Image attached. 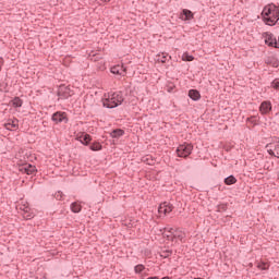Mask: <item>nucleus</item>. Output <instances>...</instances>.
<instances>
[{
	"mask_svg": "<svg viewBox=\"0 0 279 279\" xmlns=\"http://www.w3.org/2000/svg\"><path fill=\"white\" fill-rule=\"evenodd\" d=\"M189 97L193 101H199V99H202V94H199V90H197V89H190Z\"/></svg>",
	"mask_w": 279,
	"mask_h": 279,
	"instance_id": "12",
	"label": "nucleus"
},
{
	"mask_svg": "<svg viewBox=\"0 0 279 279\" xmlns=\"http://www.w3.org/2000/svg\"><path fill=\"white\" fill-rule=\"evenodd\" d=\"M168 241L177 242L184 240V232L180 230L172 231V235H167Z\"/></svg>",
	"mask_w": 279,
	"mask_h": 279,
	"instance_id": "8",
	"label": "nucleus"
},
{
	"mask_svg": "<svg viewBox=\"0 0 279 279\" xmlns=\"http://www.w3.org/2000/svg\"><path fill=\"white\" fill-rule=\"evenodd\" d=\"M165 236H173V229H171L168 234H165Z\"/></svg>",
	"mask_w": 279,
	"mask_h": 279,
	"instance_id": "37",
	"label": "nucleus"
},
{
	"mask_svg": "<svg viewBox=\"0 0 279 279\" xmlns=\"http://www.w3.org/2000/svg\"><path fill=\"white\" fill-rule=\"evenodd\" d=\"M182 59L184 60V62H193L195 60V57L189 54V52L183 53Z\"/></svg>",
	"mask_w": 279,
	"mask_h": 279,
	"instance_id": "25",
	"label": "nucleus"
},
{
	"mask_svg": "<svg viewBox=\"0 0 279 279\" xmlns=\"http://www.w3.org/2000/svg\"><path fill=\"white\" fill-rule=\"evenodd\" d=\"M58 97H60L61 99H69V97H71L72 92L71 88L66 85H61L58 88V93H57Z\"/></svg>",
	"mask_w": 279,
	"mask_h": 279,
	"instance_id": "6",
	"label": "nucleus"
},
{
	"mask_svg": "<svg viewBox=\"0 0 279 279\" xmlns=\"http://www.w3.org/2000/svg\"><path fill=\"white\" fill-rule=\"evenodd\" d=\"M92 141H93V137H90L89 134H83V140H81V143L82 145L88 146Z\"/></svg>",
	"mask_w": 279,
	"mask_h": 279,
	"instance_id": "21",
	"label": "nucleus"
},
{
	"mask_svg": "<svg viewBox=\"0 0 279 279\" xmlns=\"http://www.w3.org/2000/svg\"><path fill=\"white\" fill-rule=\"evenodd\" d=\"M263 21L267 25L274 26L279 21V9L276 4H267L262 12Z\"/></svg>",
	"mask_w": 279,
	"mask_h": 279,
	"instance_id": "1",
	"label": "nucleus"
},
{
	"mask_svg": "<svg viewBox=\"0 0 279 279\" xmlns=\"http://www.w3.org/2000/svg\"><path fill=\"white\" fill-rule=\"evenodd\" d=\"M177 154H178L179 158H189V156H191V154H193L192 144L184 143V144L179 145V147L177 148Z\"/></svg>",
	"mask_w": 279,
	"mask_h": 279,
	"instance_id": "3",
	"label": "nucleus"
},
{
	"mask_svg": "<svg viewBox=\"0 0 279 279\" xmlns=\"http://www.w3.org/2000/svg\"><path fill=\"white\" fill-rule=\"evenodd\" d=\"M266 149L269 156H275V158H279V137L267 144Z\"/></svg>",
	"mask_w": 279,
	"mask_h": 279,
	"instance_id": "4",
	"label": "nucleus"
},
{
	"mask_svg": "<svg viewBox=\"0 0 279 279\" xmlns=\"http://www.w3.org/2000/svg\"><path fill=\"white\" fill-rule=\"evenodd\" d=\"M259 112L262 114H269L271 112V102L263 101L259 106Z\"/></svg>",
	"mask_w": 279,
	"mask_h": 279,
	"instance_id": "9",
	"label": "nucleus"
},
{
	"mask_svg": "<svg viewBox=\"0 0 279 279\" xmlns=\"http://www.w3.org/2000/svg\"><path fill=\"white\" fill-rule=\"evenodd\" d=\"M163 204H166V215H169V213H172L173 210V205L165 202Z\"/></svg>",
	"mask_w": 279,
	"mask_h": 279,
	"instance_id": "30",
	"label": "nucleus"
},
{
	"mask_svg": "<svg viewBox=\"0 0 279 279\" xmlns=\"http://www.w3.org/2000/svg\"><path fill=\"white\" fill-rule=\"evenodd\" d=\"M147 279H159L158 277H148Z\"/></svg>",
	"mask_w": 279,
	"mask_h": 279,
	"instance_id": "39",
	"label": "nucleus"
},
{
	"mask_svg": "<svg viewBox=\"0 0 279 279\" xmlns=\"http://www.w3.org/2000/svg\"><path fill=\"white\" fill-rule=\"evenodd\" d=\"M72 213H82V205L77 202L71 204Z\"/></svg>",
	"mask_w": 279,
	"mask_h": 279,
	"instance_id": "20",
	"label": "nucleus"
},
{
	"mask_svg": "<svg viewBox=\"0 0 279 279\" xmlns=\"http://www.w3.org/2000/svg\"><path fill=\"white\" fill-rule=\"evenodd\" d=\"M23 219L29 220L34 219L35 215L34 211H32V208L25 207V211L22 213Z\"/></svg>",
	"mask_w": 279,
	"mask_h": 279,
	"instance_id": "15",
	"label": "nucleus"
},
{
	"mask_svg": "<svg viewBox=\"0 0 279 279\" xmlns=\"http://www.w3.org/2000/svg\"><path fill=\"white\" fill-rule=\"evenodd\" d=\"M225 184H227V186H232V184H236V178L234 175H229L225 179Z\"/></svg>",
	"mask_w": 279,
	"mask_h": 279,
	"instance_id": "18",
	"label": "nucleus"
},
{
	"mask_svg": "<svg viewBox=\"0 0 279 279\" xmlns=\"http://www.w3.org/2000/svg\"><path fill=\"white\" fill-rule=\"evenodd\" d=\"M166 204L165 203H161L160 205H159V207H158V213H159V215H163V217H166L167 216V213H166Z\"/></svg>",
	"mask_w": 279,
	"mask_h": 279,
	"instance_id": "26",
	"label": "nucleus"
},
{
	"mask_svg": "<svg viewBox=\"0 0 279 279\" xmlns=\"http://www.w3.org/2000/svg\"><path fill=\"white\" fill-rule=\"evenodd\" d=\"M89 149H90L92 151H101V149H102L101 143H99V142L93 143V144L89 146Z\"/></svg>",
	"mask_w": 279,
	"mask_h": 279,
	"instance_id": "22",
	"label": "nucleus"
},
{
	"mask_svg": "<svg viewBox=\"0 0 279 279\" xmlns=\"http://www.w3.org/2000/svg\"><path fill=\"white\" fill-rule=\"evenodd\" d=\"M246 121H247L248 123H252L253 125H256V124H257V123H256V117H254V116L247 118Z\"/></svg>",
	"mask_w": 279,
	"mask_h": 279,
	"instance_id": "32",
	"label": "nucleus"
},
{
	"mask_svg": "<svg viewBox=\"0 0 279 279\" xmlns=\"http://www.w3.org/2000/svg\"><path fill=\"white\" fill-rule=\"evenodd\" d=\"M111 73L113 75H125V69L123 65H116L111 68Z\"/></svg>",
	"mask_w": 279,
	"mask_h": 279,
	"instance_id": "14",
	"label": "nucleus"
},
{
	"mask_svg": "<svg viewBox=\"0 0 279 279\" xmlns=\"http://www.w3.org/2000/svg\"><path fill=\"white\" fill-rule=\"evenodd\" d=\"M265 43L268 45V47H275V49H278V40L276 37H274V34H268L266 36Z\"/></svg>",
	"mask_w": 279,
	"mask_h": 279,
	"instance_id": "10",
	"label": "nucleus"
},
{
	"mask_svg": "<svg viewBox=\"0 0 279 279\" xmlns=\"http://www.w3.org/2000/svg\"><path fill=\"white\" fill-rule=\"evenodd\" d=\"M100 1H102L104 3L110 2V0H100Z\"/></svg>",
	"mask_w": 279,
	"mask_h": 279,
	"instance_id": "38",
	"label": "nucleus"
},
{
	"mask_svg": "<svg viewBox=\"0 0 279 279\" xmlns=\"http://www.w3.org/2000/svg\"><path fill=\"white\" fill-rule=\"evenodd\" d=\"M13 108H21L23 106V99L15 97L11 100Z\"/></svg>",
	"mask_w": 279,
	"mask_h": 279,
	"instance_id": "19",
	"label": "nucleus"
},
{
	"mask_svg": "<svg viewBox=\"0 0 279 279\" xmlns=\"http://www.w3.org/2000/svg\"><path fill=\"white\" fill-rule=\"evenodd\" d=\"M180 19L182 21H191L193 19V12L189 9H184L181 13Z\"/></svg>",
	"mask_w": 279,
	"mask_h": 279,
	"instance_id": "13",
	"label": "nucleus"
},
{
	"mask_svg": "<svg viewBox=\"0 0 279 279\" xmlns=\"http://www.w3.org/2000/svg\"><path fill=\"white\" fill-rule=\"evenodd\" d=\"M20 171L22 173H26V175H36V166H33L32 163H25L20 167Z\"/></svg>",
	"mask_w": 279,
	"mask_h": 279,
	"instance_id": "7",
	"label": "nucleus"
},
{
	"mask_svg": "<svg viewBox=\"0 0 279 279\" xmlns=\"http://www.w3.org/2000/svg\"><path fill=\"white\" fill-rule=\"evenodd\" d=\"M271 88H275V90H279V78H275L271 82Z\"/></svg>",
	"mask_w": 279,
	"mask_h": 279,
	"instance_id": "29",
	"label": "nucleus"
},
{
	"mask_svg": "<svg viewBox=\"0 0 279 279\" xmlns=\"http://www.w3.org/2000/svg\"><path fill=\"white\" fill-rule=\"evenodd\" d=\"M218 210H219V213L228 210V205H226V204L219 205Z\"/></svg>",
	"mask_w": 279,
	"mask_h": 279,
	"instance_id": "33",
	"label": "nucleus"
},
{
	"mask_svg": "<svg viewBox=\"0 0 279 279\" xmlns=\"http://www.w3.org/2000/svg\"><path fill=\"white\" fill-rule=\"evenodd\" d=\"M25 208H29V206H26V205L20 206V210H22V213H25Z\"/></svg>",
	"mask_w": 279,
	"mask_h": 279,
	"instance_id": "36",
	"label": "nucleus"
},
{
	"mask_svg": "<svg viewBox=\"0 0 279 279\" xmlns=\"http://www.w3.org/2000/svg\"><path fill=\"white\" fill-rule=\"evenodd\" d=\"M134 271L135 274H143V271H145V266L142 264H138L134 267Z\"/></svg>",
	"mask_w": 279,
	"mask_h": 279,
	"instance_id": "28",
	"label": "nucleus"
},
{
	"mask_svg": "<svg viewBox=\"0 0 279 279\" xmlns=\"http://www.w3.org/2000/svg\"><path fill=\"white\" fill-rule=\"evenodd\" d=\"M162 279H171V278H169V277H163Z\"/></svg>",
	"mask_w": 279,
	"mask_h": 279,
	"instance_id": "40",
	"label": "nucleus"
},
{
	"mask_svg": "<svg viewBox=\"0 0 279 279\" xmlns=\"http://www.w3.org/2000/svg\"><path fill=\"white\" fill-rule=\"evenodd\" d=\"M51 121L53 123H69V118L66 117V112L57 111L52 114Z\"/></svg>",
	"mask_w": 279,
	"mask_h": 279,
	"instance_id": "5",
	"label": "nucleus"
},
{
	"mask_svg": "<svg viewBox=\"0 0 279 279\" xmlns=\"http://www.w3.org/2000/svg\"><path fill=\"white\" fill-rule=\"evenodd\" d=\"M142 162H145V165H156V159L151 157V155H146L142 158Z\"/></svg>",
	"mask_w": 279,
	"mask_h": 279,
	"instance_id": "17",
	"label": "nucleus"
},
{
	"mask_svg": "<svg viewBox=\"0 0 279 279\" xmlns=\"http://www.w3.org/2000/svg\"><path fill=\"white\" fill-rule=\"evenodd\" d=\"M83 134H85V133H81V135H77V141H80L81 143H82V141H84Z\"/></svg>",
	"mask_w": 279,
	"mask_h": 279,
	"instance_id": "35",
	"label": "nucleus"
},
{
	"mask_svg": "<svg viewBox=\"0 0 279 279\" xmlns=\"http://www.w3.org/2000/svg\"><path fill=\"white\" fill-rule=\"evenodd\" d=\"M168 56L169 54H167V53L158 54L157 56V62H161L162 64H165V62H167V57Z\"/></svg>",
	"mask_w": 279,
	"mask_h": 279,
	"instance_id": "27",
	"label": "nucleus"
},
{
	"mask_svg": "<svg viewBox=\"0 0 279 279\" xmlns=\"http://www.w3.org/2000/svg\"><path fill=\"white\" fill-rule=\"evenodd\" d=\"M5 86H8L5 83L0 84V90L1 92L5 90Z\"/></svg>",
	"mask_w": 279,
	"mask_h": 279,
	"instance_id": "34",
	"label": "nucleus"
},
{
	"mask_svg": "<svg viewBox=\"0 0 279 279\" xmlns=\"http://www.w3.org/2000/svg\"><path fill=\"white\" fill-rule=\"evenodd\" d=\"M54 197H56V199H58L59 202H62V199H64V194H63L61 191H59V192H57V193L54 194Z\"/></svg>",
	"mask_w": 279,
	"mask_h": 279,
	"instance_id": "31",
	"label": "nucleus"
},
{
	"mask_svg": "<svg viewBox=\"0 0 279 279\" xmlns=\"http://www.w3.org/2000/svg\"><path fill=\"white\" fill-rule=\"evenodd\" d=\"M257 269H260L262 271H267V269H269V264L260 262L257 264Z\"/></svg>",
	"mask_w": 279,
	"mask_h": 279,
	"instance_id": "24",
	"label": "nucleus"
},
{
	"mask_svg": "<svg viewBox=\"0 0 279 279\" xmlns=\"http://www.w3.org/2000/svg\"><path fill=\"white\" fill-rule=\"evenodd\" d=\"M171 254H173V251H171V250H161L159 252V256L161 258H169V256H171Z\"/></svg>",
	"mask_w": 279,
	"mask_h": 279,
	"instance_id": "23",
	"label": "nucleus"
},
{
	"mask_svg": "<svg viewBox=\"0 0 279 279\" xmlns=\"http://www.w3.org/2000/svg\"><path fill=\"white\" fill-rule=\"evenodd\" d=\"M124 99L123 92H116L108 94V97L102 99V105L105 108H117L123 104Z\"/></svg>",
	"mask_w": 279,
	"mask_h": 279,
	"instance_id": "2",
	"label": "nucleus"
},
{
	"mask_svg": "<svg viewBox=\"0 0 279 279\" xmlns=\"http://www.w3.org/2000/svg\"><path fill=\"white\" fill-rule=\"evenodd\" d=\"M125 134V131L122 129H116L110 133L111 138H121Z\"/></svg>",
	"mask_w": 279,
	"mask_h": 279,
	"instance_id": "16",
	"label": "nucleus"
},
{
	"mask_svg": "<svg viewBox=\"0 0 279 279\" xmlns=\"http://www.w3.org/2000/svg\"><path fill=\"white\" fill-rule=\"evenodd\" d=\"M5 130H9L12 132V130L19 129V119L9 120L8 123H4Z\"/></svg>",
	"mask_w": 279,
	"mask_h": 279,
	"instance_id": "11",
	"label": "nucleus"
}]
</instances>
